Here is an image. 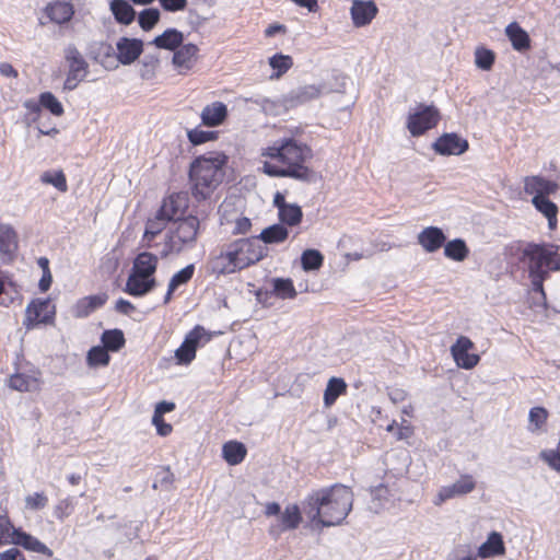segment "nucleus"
<instances>
[{"instance_id":"1","label":"nucleus","mask_w":560,"mask_h":560,"mask_svg":"<svg viewBox=\"0 0 560 560\" xmlns=\"http://www.w3.org/2000/svg\"><path fill=\"white\" fill-rule=\"evenodd\" d=\"M261 155L269 159L262 163L261 171L270 177H290L304 183L315 179V172L306 165L313 155L312 149L292 137L275 141Z\"/></svg>"},{"instance_id":"2","label":"nucleus","mask_w":560,"mask_h":560,"mask_svg":"<svg viewBox=\"0 0 560 560\" xmlns=\"http://www.w3.org/2000/svg\"><path fill=\"white\" fill-rule=\"evenodd\" d=\"M353 492L347 486L335 483L315 490L302 501L303 513L317 527L342 524L352 510Z\"/></svg>"},{"instance_id":"3","label":"nucleus","mask_w":560,"mask_h":560,"mask_svg":"<svg viewBox=\"0 0 560 560\" xmlns=\"http://www.w3.org/2000/svg\"><path fill=\"white\" fill-rule=\"evenodd\" d=\"M228 161L223 153L201 155L194 160L189 170L191 194L198 201L209 199L224 177L223 166Z\"/></svg>"},{"instance_id":"4","label":"nucleus","mask_w":560,"mask_h":560,"mask_svg":"<svg viewBox=\"0 0 560 560\" xmlns=\"http://www.w3.org/2000/svg\"><path fill=\"white\" fill-rule=\"evenodd\" d=\"M200 221L195 215H188L177 219L174 228L166 235L165 248L162 250V257L170 253H180L185 247H192L197 241Z\"/></svg>"},{"instance_id":"5","label":"nucleus","mask_w":560,"mask_h":560,"mask_svg":"<svg viewBox=\"0 0 560 560\" xmlns=\"http://www.w3.org/2000/svg\"><path fill=\"white\" fill-rule=\"evenodd\" d=\"M228 256L238 270L249 267L261 260L267 255V247L258 242V238H238L228 244Z\"/></svg>"},{"instance_id":"6","label":"nucleus","mask_w":560,"mask_h":560,"mask_svg":"<svg viewBox=\"0 0 560 560\" xmlns=\"http://www.w3.org/2000/svg\"><path fill=\"white\" fill-rule=\"evenodd\" d=\"M559 246L553 244H535L528 243L523 255L529 260V275H549L550 266H553L555 257L558 256Z\"/></svg>"},{"instance_id":"7","label":"nucleus","mask_w":560,"mask_h":560,"mask_svg":"<svg viewBox=\"0 0 560 560\" xmlns=\"http://www.w3.org/2000/svg\"><path fill=\"white\" fill-rule=\"evenodd\" d=\"M440 120V112L434 105L418 104L407 117V129L413 137H419L434 128Z\"/></svg>"},{"instance_id":"8","label":"nucleus","mask_w":560,"mask_h":560,"mask_svg":"<svg viewBox=\"0 0 560 560\" xmlns=\"http://www.w3.org/2000/svg\"><path fill=\"white\" fill-rule=\"evenodd\" d=\"M55 315L56 307L50 299H33L25 308L23 326L32 330L40 324H52Z\"/></svg>"},{"instance_id":"9","label":"nucleus","mask_w":560,"mask_h":560,"mask_svg":"<svg viewBox=\"0 0 560 560\" xmlns=\"http://www.w3.org/2000/svg\"><path fill=\"white\" fill-rule=\"evenodd\" d=\"M211 334L202 326H195L185 337L183 343L175 351L178 364H189L196 357L197 348L207 343Z\"/></svg>"},{"instance_id":"10","label":"nucleus","mask_w":560,"mask_h":560,"mask_svg":"<svg viewBox=\"0 0 560 560\" xmlns=\"http://www.w3.org/2000/svg\"><path fill=\"white\" fill-rule=\"evenodd\" d=\"M42 385V373L37 369L18 371L8 380V386L18 392H36Z\"/></svg>"},{"instance_id":"11","label":"nucleus","mask_w":560,"mask_h":560,"mask_svg":"<svg viewBox=\"0 0 560 560\" xmlns=\"http://www.w3.org/2000/svg\"><path fill=\"white\" fill-rule=\"evenodd\" d=\"M472 347V341L465 336H460L451 347V353L459 368L470 370L478 364L480 360L479 355L469 353Z\"/></svg>"},{"instance_id":"12","label":"nucleus","mask_w":560,"mask_h":560,"mask_svg":"<svg viewBox=\"0 0 560 560\" xmlns=\"http://www.w3.org/2000/svg\"><path fill=\"white\" fill-rule=\"evenodd\" d=\"M468 141L457 133H444L432 144L433 150L441 155H460L468 150Z\"/></svg>"},{"instance_id":"13","label":"nucleus","mask_w":560,"mask_h":560,"mask_svg":"<svg viewBox=\"0 0 560 560\" xmlns=\"http://www.w3.org/2000/svg\"><path fill=\"white\" fill-rule=\"evenodd\" d=\"M116 58L124 65L135 62L143 51V42L139 38L120 37L116 42Z\"/></svg>"},{"instance_id":"14","label":"nucleus","mask_w":560,"mask_h":560,"mask_svg":"<svg viewBox=\"0 0 560 560\" xmlns=\"http://www.w3.org/2000/svg\"><path fill=\"white\" fill-rule=\"evenodd\" d=\"M302 506L300 508L298 504L287 505L284 511L280 514L281 524L271 525L269 534L277 538L285 530L298 528L302 522Z\"/></svg>"},{"instance_id":"15","label":"nucleus","mask_w":560,"mask_h":560,"mask_svg":"<svg viewBox=\"0 0 560 560\" xmlns=\"http://www.w3.org/2000/svg\"><path fill=\"white\" fill-rule=\"evenodd\" d=\"M378 12L373 0H353L350 14L354 26L362 27L372 22Z\"/></svg>"},{"instance_id":"16","label":"nucleus","mask_w":560,"mask_h":560,"mask_svg":"<svg viewBox=\"0 0 560 560\" xmlns=\"http://www.w3.org/2000/svg\"><path fill=\"white\" fill-rule=\"evenodd\" d=\"M188 207V200L184 194H173L165 198L159 209L160 215H164L168 221L182 219Z\"/></svg>"},{"instance_id":"17","label":"nucleus","mask_w":560,"mask_h":560,"mask_svg":"<svg viewBox=\"0 0 560 560\" xmlns=\"http://www.w3.org/2000/svg\"><path fill=\"white\" fill-rule=\"evenodd\" d=\"M11 542L33 552L42 553L47 557L52 556V550L49 549L44 542L21 529L13 528Z\"/></svg>"},{"instance_id":"18","label":"nucleus","mask_w":560,"mask_h":560,"mask_svg":"<svg viewBox=\"0 0 560 560\" xmlns=\"http://www.w3.org/2000/svg\"><path fill=\"white\" fill-rule=\"evenodd\" d=\"M558 184L541 176H529L525 178L524 190L528 195L548 198L558 189Z\"/></svg>"},{"instance_id":"19","label":"nucleus","mask_w":560,"mask_h":560,"mask_svg":"<svg viewBox=\"0 0 560 560\" xmlns=\"http://www.w3.org/2000/svg\"><path fill=\"white\" fill-rule=\"evenodd\" d=\"M476 487V482L470 475H464L454 483L442 487L439 492L440 501H446L448 499L460 497L471 492Z\"/></svg>"},{"instance_id":"20","label":"nucleus","mask_w":560,"mask_h":560,"mask_svg":"<svg viewBox=\"0 0 560 560\" xmlns=\"http://www.w3.org/2000/svg\"><path fill=\"white\" fill-rule=\"evenodd\" d=\"M446 236L438 226H428L418 234V243L428 253H434L444 245Z\"/></svg>"},{"instance_id":"21","label":"nucleus","mask_w":560,"mask_h":560,"mask_svg":"<svg viewBox=\"0 0 560 560\" xmlns=\"http://www.w3.org/2000/svg\"><path fill=\"white\" fill-rule=\"evenodd\" d=\"M156 285L154 277L129 273L124 291L132 296H144Z\"/></svg>"},{"instance_id":"22","label":"nucleus","mask_w":560,"mask_h":560,"mask_svg":"<svg viewBox=\"0 0 560 560\" xmlns=\"http://www.w3.org/2000/svg\"><path fill=\"white\" fill-rule=\"evenodd\" d=\"M322 88L315 84L302 85L291 90L284 96V102L289 106H296L319 97Z\"/></svg>"},{"instance_id":"23","label":"nucleus","mask_w":560,"mask_h":560,"mask_svg":"<svg viewBox=\"0 0 560 560\" xmlns=\"http://www.w3.org/2000/svg\"><path fill=\"white\" fill-rule=\"evenodd\" d=\"M108 299L106 293H100L94 295H89L80 299L74 307L73 315L77 318L88 317L91 313L102 307Z\"/></svg>"},{"instance_id":"24","label":"nucleus","mask_w":560,"mask_h":560,"mask_svg":"<svg viewBox=\"0 0 560 560\" xmlns=\"http://www.w3.org/2000/svg\"><path fill=\"white\" fill-rule=\"evenodd\" d=\"M65 59L69 67L68 73L75 74L84 79L86 78L89 72V63L75 46H67L65 49Z\"/></svg>"},{"instance_id":"25","label":"nucleus","mask_w":560,"mask_h":560,"mask_svg":"<svg viewBox=\"0 0 560 560\" xmlns=\"http://www.w3.org/2000/svg\"><path fill=\"white\" fill-rule=\"evenodd\" d=\"M18 249L15 231L7 224H0V256L4 261L11 260Z\"/></svg>"},{"instance_id":"26","label":"nucleus","mask_w":560,"mask_h":560,"mask_svg":"<svg viewBox=\"0 0 560 560\" xmlns=\"http://www.w3.org/2000/svg\"><path fill=\"white\" fill-rule=\"evenodd\" d=\"M228 116V107L222 102H214L207 105L201 112V121L207 127L221 125Z\"/></svg>"},{"instance_id":"27","label":"nucleus","mask_w":560,"mask_h":560,"mask_svg":"<svg viewBox=\"0 0 560 560\" xmlns=\"http://www.w3.org/2000/svg\"><path fill=\"white\" fill-rule=\"evenodd\" d=\"M158 256L149 253L142 252L137 255L133 261V266L130 273H135L138 276H147L153 277L158 267Z\"/></svg>"},{"instance_id":"28","label":"nucleus","mask_w":560,"mask_h":560,"mask_svg":"<svg viewBox=\"0 0 560 560\" xmlns=\"http://www.w3.org/2000/svg\"><path fill=\"white\" fill-rule=\"evenodd\" d=\"M45 12L49 20L56 24L69 22L74 14L72 4L63 0H57L48 4Z\"/></svg>"},{"instance_id":"29","label":"nucleus","mask_w":560,"mask_h":560,"mask_svg":"<svg viewBox=\"0 0 560 560\" xmlns=\"http://www.w3.org/2000/svg\"><path fill=\"white\" fill-rule=\"evenodd\" d=\"M209 270L217 277L231 275L236 271H240L238 267L234 266V261H232L228 256L226 247L210 259Z\"/></svg>"},{"instance_id":"30","label":"nucleus","mask_w":560,"mask_h":560,"mask_svg":"<svg viewBox=\"0 0 560 560\" xmlns=\"http://www.w3.org/2000/svg\"><path fill=\"white\" fill-rule=\"evenodd\" d=\"M109 10L117 23L130 25L136 19V10L127 0H112Z\"/></svg>"},{"instance_id":"31","label":"nucleus","mask_w":560,"mask_h":560,"mask_svg":"<svg viewBox=\"0 0 560 560\" xmlns=\"http://www.w3.org/2000/svg\"><path fill=\"white\" fill-rule=\"evenodd\" d=\"M184 42V34L177 28H167L161 35L156 36L150 44L156 48L175 50Z\"/></svg>"},{"instance_id":"32","label":"nucleus","mask_w":560,"mask_h":560,"mask_svg":"<svg viewBox=\"0 0 560 560\" xmlns=\"http://www.w3.org/2000/svg\"><path fill=\"white\" fill-rule=\"evenodd\" d=\"M505 34L515 50L524 51L530 47V39L527 32L516 22H512L506 26Z\"/></svg>"},{"instance_id":"33","label":"nucleus","mask_w":560,"mask_h":560,"mask_svg":"<svg viewBox=\"0 0 560 560\" xmlns=\"http://www.w3.org/2000/svg\"><path fill=\"white\" fill-rule=\"evenodd\" d=\"M168 222L170 221L164 218V215H160V211L158 210L154 218L149 219L145 223L142 245L151 247L152 241L166 228Z\"/></svg>"},{"instance_id":"34","label":"nucleus","mask_w":560,"mask_h":560,"mask_svg":"<svg viewBox=\"0 0 560 560\" xmlns=\"http://www.w3.org/2000/svg\"><path fill=\"white\" fill-rule=\"evenodd\" d=\"M532 202L537 211L542 213L548 220V226L550 230H555L557 226V214L558 207L549 198H542L540 196H534Z\"/></svg>"},{"instance_id":"35","label":"nucleus","mask_w":560,"mask_h":560,"mask_svg":"<svg viewBox=\"0 0 560 560\" xmlns=\"http://www.w3.org/2000/svg\"><path fill=\"white\" fill-rule=\"evenodd\" d=\"M504 551L505 548L501 534L492 532L488 536V539L479 547L478 556L481 558H489L503 555Z\"/></svg>"},{"instance_id":"36","label":"nucleus","mask_w":560,"mask_h":560,"mask_svg":"<svg viewBox=\"0 0 560 560\" xmlns=\"http://www.w3.org/2000/svg\"><path fill=\"white\" fill-rule=\"evenodd\" d=\"M247 454L245 445L237 441H229L223 444L222 456L229 465L241 464Z\"/></svg>"},{"instance_id":"37","label":"nucleus","mask_w":560,"mask_h":560,"mask_svg":"<svg viewBox=\"0 0 560 560\" xmlns=\"http://www.w3.org/2000/svg\"><path fill=\"white\" fill-rule=\"evenodd\" d=\"M197 52L198 47L195 44H182L174 50L173 65L177 68L189 69Z\"/></svg>"},{"instance_id":"38","label":"nucleus","mask_w":560,"mask_h":560,"mask_svg":"<svg viewBox=\"0 0 560 560\" xmlns=\"http://www.w3.org/2000/svg\"><path fill=\"white\" fill-rule=\"evenodd\" d=\"M347 390V383L341 377H331L328 380L324 390V405L331 407L338 397Z\"/></svg>"},{"instance_id":"39","label":"nucleus","mask_w":560,"mask_h":560,"mask_svg":"<svg viewBox=\"0 0 560 560\" xmlns=\"http://www.w3.org/2000/svg\"><path fill=\"white\" fill-rule=\"evenodd\" d=\"M289 231L283 224H272L264 229L258 236V242L265 244H278L288 238Z\"/></svg>"},{"instance_id":"40","label":"nucleus","mask_w":560,"mask_h":560,"mask_svg":"<svg viewBox=\"0 0 560 560\" xmlns=\"http://www.w3.org/2000/svg\"><path fill=\"white\" fill-rule=\"evenodd\" d=\"M103 347L107 351L116 352L125 346V336L120 329L105 330L101 337Z\"/></svg>"},{"instance_id":"41","label":"nucleus","mask_w":560,"mask_h":560,"mask_svg":"<svg viewBox=\"0 0 560 560\" xmlns=\"http://www.w3.org/2000/svg\"><path fill=\"white\" fill-rule=\"evenodd\" d=\"M468 253V247L462 238H455L444 245V255L455 261H463Z\"/></svg>"},{"instance_id":"42","label":"nucleus","mask_w":560,"mask_h":560,"mask_svg":"<svg viewBox=\"0 0 560 560\" xmlns=\"http://www.w3.org/2000/svg\"><path fill=\"white\" fill-rule=\"evenodd\" d=\"M272 292L276 296L282 300L294 299L298 294L292 280L289 278L272 279Z\"/></svg>"},{"instance_id":"43","label":"nucleus","mask_w":560,"mask_h":560,"mask_svg":"<svg viewBox=\"0 0 560 560\" xmlns=\"http://www.w3.org/2000/svg\"><path fill=\"white\" fill-rule=\"evenodd\" d=\"M324 262V256L317 249H305L301 256V265L305 271L318 270Z\"/></svg>"},{"instance_id":"44","label":"nucleus","mask_w":560,"mask_h":560,"mask_svg":"<svg viewBox=\"0 0 560 560\" xmlns=\"http://www.w3.org/2000/svg\"><path fill=\"white\" fill-rule=\"evenodd\" d=\"M278 214L280 221L290 226L298 225L303 217L302 209L296 203H290L284 209H280V212Z\"/></svg>"},{"instance_id":"45","label":"nucleus","mask_w":560,"mask_h":560,"mask_svg":"<svg viewBox=\"0 0 560 560\" xmlns=\"http://www.w3.org/2000/svg\"><path fill=\"white\" fill-rule=\"evenodd\" d=\"M40 180L44 184L52 185L61 192H66L68 190L66 175L61 170L59 171H47L40 175Z\"/></svg>"},{"instance_id":"46","label":"nucleus","mask_w":560,"mask_h":560,"mask_svg":"<svg viewBox=\"0 0 560 560\" xmlns=\"http://www.w3.org/2000/svg\"><path fill=\"white\" fill-rule=\"evenodd\" d=\"M110 357L108 351L101 346L92 347L86 355V362L90 366H105L109 363Z\"/></svg>"},{"instance_id":"47","label":"nucleus","mask_w":560,"mask_h":560,"mask_svg":"<svg viewBox=\"0 0 560 560\" xmlns=\"http://www.w3.org/2000/svg\"><path fill=\"white\" fill-rule=\"evenodd\" d=\"M160 11L156 8H149L142 10L138 15V23L140 27L148 32L151 31L160 21Z\"/></svg>"},{"instance_id":"48","label":"nucleus","mask_w":560,"mask_h":560,"mask_svg":"<svg viewBox=\"0 0 560 560\" xmlns=\"http://www.w3.org/2000/svg\"><path fill=\"white\" fill-rule=\"evenodd\" d=\"M269 65L276 70V73L272 74L271 78H280L292 67L293 61L288 55L276 54L269 58Z\"/></svg>"},{"instance_id":"49","label":"nucleus","mask_w":560,"mask_h":560,"mask_svg":"<svg viewBox=\"0 0 560 560\" xmlns=\"http://www.w3.org/2000/svg\"><path fill=\"white\" fill-rule=\"evenodd\" d=\"M39 102L42 107L47 109L54 116H61L63 114V106L51 92H43L39 94Z\"/></svg>"},{"instance_id":"50","label":"nucleus","mask_w":560,"mask_h":560,"mask_svg":"<svg viewBox=\"0 0 560 560\" xmlns=\"http://www.w3.org/2000/svg\"><path fill=\"white\" fill-rule=\"evenodd\" d=\"M495 60V55L492 50L487 49L485 47H479L475 51V63L477 68L489 71Z\"/></svg>"},{"instance_id":"51","label":"nucleus","mask_w":560,"mask_h":560,"mask_svg":"<svg viewBox=\"0 0 560 560\" xmlns=\"http://www.w3.org/2000/svg\"><path fill=\"white\" fill-rule=\"evenodd\" d=\"M194 272L195 266L190 264L173 275L168 282L171 291H175L179 285L186 284L192 278Z\"/></svg>"},{"instance_id":"52","label":"nucleus","mask_w":560,"mask_h":560,"mask_svg":"<svg viewBox=\"0 0 560 560\" xmlns=\"http://www.w3.org/2000/svg\"><path fill=\"white\" fill-rule=\"evenodd\" d=\"M548 417V412L542 407H533L529 410L528 420H529V431L535 432L539 430L546 422Z\"/></svg>"},{"instance_id":"53","label":"nucleus","mask_w":560,"mask_h":560,"mask_svg":"<svg viewBox=\"0 0 560 560\" xmlns=\"http://www.w3.org/2000/svg\"><path fill=\"white\" fill-rule=\"evenodd\" d=\"M189 141L194 145L206 143L207 141L213 140L217 138L215 131H206L198 128L191 129L187 133Z\"/></svg>"},{"instance_id":"54","label":"nucleus","mask_w":560,"mask_h":560,"mask_svg":"<svg viewBox=\"0 0 560 560\" xmlns=\"http://www.w3.org/2000/svg\"><path fill=\"white\" fill-rule=\"evenodd\" d=\"M243 102L246 105L254 104V105L258 106L266 114H271L275 109V103L271 100H269L262 95H254L250 97H244Z\"/></svg>"},{"instance_id":"55","label":"nucleus","mask_w":560,"mask_h":560,"mask_svg":"<svg viewBox=\"0 0 560 560\" xmlns=\"http://www.w3.org/2000/svg\"><path fill=\"white\" fill-rule=\"evenodd\" d=\"M174 481V474L171 471L170 467H162L155 476V481L153 483V488L158 489L159 487L167 489Z\"/></svg>"},{"instance_id":"56","label":"nucleus","mask_w":560,"mask_h":560,"mask_svg":"<svg viewBox=\"0 0 560 560\" xmlns=\"http://www.w3.org/2000/svg\"><path fill=\"white\" fill-rule=\"evenodd\" d=\"M48 503V498L43 492H35L25 498L26 509L37 511L44 509Z\"/></svg>"},{"instance_id":"57","label":"nucleus","mask_w":560,"mask_h":560,"mask_svg":"<svg viewBox=\"0 0 560 560\" xmlns=\"http://www.w3.org/2000/svg\"><path fill=\"white\" fill-rule=\"evenodd\" d=\"M72 512V500L70 498H66L61 500L54 510V515L63 521L67 516H69Z\"/></svg>"},{"instance_id":"58","label":"nucleus","mask_w":560,"mask_h":560,"mask_svg":"<svg viewBox=\"0 0 560 560\" xmlns=\"http://www.w3.org/2000/svg\"><path fill=\"white\" fill-rule=\"evenodd\" d=\"M13 525L7 515L0 514V546L9 542V537H11L13 530Z\"/></svg>"},{"instance_id":"59","label":"nucleus","mask_w":560,"mask_h":560,"mask_svg":"<svg viewBox=\"0 0 560 560\" xmlns=\"http://www.w3.org/2000/svg\"><path fill=\"white\" fill-rule=\"evenodd\" d=\"M158 63H159V58L156 56L145 55L142 60V65H143V70L141 72L142 78H144V79L151 78Z\"/></svg>"},{"instance_id":"60","label":"nucleus","mask_w":560,"mask_h":560,"mask_svg":"<svg viewBox=\"0 0 560 560\" xmlns=\"http://www.w3.org/2000/svg\"><path fill=\"white\" fill-rule=\"evenodd\" d=\"M175 409V404L170 401H160L156 404L154 413L152 417V422H158L161 420V417H163L164 413L171 412Z\"/></svg>"},{"instance_id":"61","label":"nucleus","mask_w":560,"mask_h":560,"mask_svg":"<svg viewBox=\"0 0 560 560\" xmlns=\"http://www.w3.org/2000/svg\"><path fill=\"white\" fill-rule=\"evenodd\" d=\"M167 12L183 11L187 7V0H159Z\"/></svg>"},{"instance_id":"62","label":"nucleus","mask_w":560,"mask_h":560,"mask_svg":"<svg viewBox=\"0 0 560 560\" xmlns=\"http://www.w3.org/2000/svg\"><path fill=\"white\" fill-rule=\"evenodd\" d=\"M250 220L246 217H238L234 222L233 234H245L250 230Z\"/></svg>"},{"instance_id":"63","label":"nucleus","mask_w":560,"mask_h":560,"mask_svg":"<svg viewBox=\"0 0 560 560\" xmlns=\"http://www.w3.org/2000/svg\"><path fill=\"white\" fill-rule=\"evenodd\" d=\"M412 427L406 420L397 428L395 435L398 441L407 440L412 435Z\"/></svg>"},{"instance_id":"64","label":"nucleus","mask_w":560,"mask_h":560,"mask_svg":"<svg viewBox=\"0 0 560 560\" xmlns=\"http://www.w3.org/2000/svg\"><path fill=\"white\" fill-rule=\"evenodd\" d=\"M0 560H26L23 552L13 547L0 553Z\"/></svg>"}]
</instances>
